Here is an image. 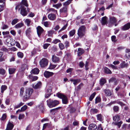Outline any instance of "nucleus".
Returning a JSON list of instances; mask_svg holds the SVG:
<instances>
[{"label":"nucleus","mask_w":130,"mask_h":130,"mask_svg":"<svg viewBox=\"0 0 130 130\" xmlns=\"http://www.w3.org/2000/svg\"><path fill=\"white\" fill-rule=\"evenodd\" d=\"M40 64L41 67L43 68L48 64V60L45 58H43L40 61Z\"/></svg>","instance_id":"6"},{"label":"nucleus","mask_w":130,"mask_h":130,"mask_svg":"<svg viewBox=\"0 0 130 130\" xmlns=\"http://www.w3.org/2000/svg\"><path fill=\"white\" fill-rule=\"evenodd\" d=\"M15 70V69L13 68H9L8 71L9 74L11 75L14 73Z\"/></svg>","instance_id":"25"},{"label":"nucleus","mask_w":130,"mask_h":130,"mask_svg":"<svg viewBox=\"0 0 130 130\" xmlns=\"http://www.w3.org/2000/svg\"><path fill=\"white\" fill-rule=\"evenodd\" d=\"M62 6V4L61 3H59L53 5V6L57 8L58 9V8L61 7Z\"/></svg>","instance_id":"44"},{"label":"nucleus","mask_w":130,"mask_h":130,"mask_svg":"<svg viewBox=\"0 0 130 130\" xmlns=\"http://www.w3.org/2000/svg\"><path fill=\"white\" fill-rule=\"evenodd\" d=\"M39 69L37 68H35L32 70L31 71V73H32L34 74H36L39 73Z\"/></svg>","instance_id":"22"},{"label":"nucleus","mask_w":130,"mask_h":130,"mask_svg":"<svg viewBox=\"0 0 130 130\" xmlns=\"http://www.w3.org/2000/svg\"><path fill=\"white\" fill-rule=\"evenodd\" d=\"M95 93L94 92L91 95L89 98V100L90 101H92L93 99L94 98V96L95 95Z\"/></svg>","instance_id":"40"},{"label":"nucleus","mask_w":130,"mask_h":130,"mask_svg":"<svg viewBox=\"0 0 130 130\" xmlns=\"http://www.w3.org/2000/svg\"><path fill=\"white\" fill-rule=\"evenodd\" d=\"M25 23L28 26H29L30 25L31 20L30 19H27L25 20Z\"/></svg>","instance_id":"32"},{"label":"nucleus","mask_w":130,"mask_h":130,"mask_svg":"<svg viewBox=\"0 0 130 130\" xmlns=\"http://www.w3.org/2000/svg\"><path fill=\"white\" fill-rule=\"evenodd\" d=\"M6 115L5 113L3 114L1 119V120L4 121L6 119Z\"/></svg>","instance_id":"46"},{"label":"nucleus","mask_w":130,"mask_h":130,"mask_svg":"<svg viewBox=\"0 0 130 130\" xmlns=\"http://www.w3.org/2000/svg\"><path fill=\"white\" fill-rule=\"evenodd\" d=\"M1 50L2 51H5V52H7L8 50L5 47L3 46L1 48Z\"/></svg>","instance_id":"53"},{"label":"nucleus","mask_w":130,"mask_h":130,"mask_svg":"<svg viewBox=\"0 0 130 130\" xmlns=\"http://www.w3.org/2000/svg\"><path fill=\"white\" fill-rule=\"evenodd\" d=\"M67 11V9L66 7H64L60 10V12L61 13H66Z\"/></svg>","instance_id":"38"},{"label":"nucleus","mask_w":130,"mask_h":130,"mask_svg":"<svg viewBox=\"0 0 130 130\" xmlns=\"http://www.w3.org/2000/svg\"><path fill=\"white\" fill-rule=\"evenodd\" d=\"M47 104L50 108L54 107L59 104V102L57 100H53L50 99L47 101Z\"/></svg>","instance_id":"1"},{"label":"nucleus","mask_w":130,"mask_h":130,"mask_svg":"<svg viewBox=\"0 0 130 130\" xmlns=\"http://www.w3.org/2000/svg\"><path fill=\"white\" fill-rule=\"evenodd\" d=\"M100 99L99 97H97L95 99V103H96L100 102Z\"/></svg>","instance_id":"57"},{"label":"nucleus","mask_w":130,"mask_h":130,"mask_svg":"<svg viewBox=\"0 0 130 130\" xmlns=\"http://www.w3.org/2000/svg\"><path fill=\"white\" fill-rule=\"evenodd\" d=\"M53 73L48 71H45L44 73V75L46 78H48L53 75Z\"/></svg>","instance_id":"9"},{"label":"nucleus","mask_w":130,"mask_h":130,"mask_svg":"<svg viewBox=\"0 0 130 130\" xmlns=\"http://www.w3.org/2000/svg\"><path fill=\"white\" fill-rule=\"evenodd\" d=\"M5 73V70L2 68L0 69V74L2 75H4Z\"/></svg>","instance_id":"37"},{"label":"nucleus","mask_w":130,"mask_h":130,"mask_svg":"<svg viewBox=\"0 0 130 130\" xmlns=\"http://www.w3.org/2000/svg\"><path fill=\"white\" fill-rule=\"evenodd\" d=\"M52 59L53 62L55 63H58L60 61V59L59 58L54 55L53 56Z\"/></svg>","instance_id":"11"},{"label":"nucleus","mask_w":130,"mask_h":130,"mask_svg":"<svg viewBox=\"0 0 130 130\" xmlns=\"http://www.w3.org/2000/svg\"><path fill=\"white\" fill-rule=\"evenodd\" d=\"M17 55L18 57L22 58L23 56V54L22 52H19L18 53Z\"/></svg>","instance_id":"43"},{"label":"nucleus","mask_w":130,"mask_h":130,"mask_svg":"<svg viewBox=\"0 0 130 130\" xmlns=\"http://www.w3.org/2000/svg\"><path fill=\"white\" fill-rule=\"evenodd\" d=\"M53 43L56 44L58 42H60V41L58 39H55L53 40Z\"/></svg>","instance_id":"54"},{"label":"nucleus","mask_w":130,"mask_h":130,"mask_svg":"<svg viewBox=\"0 0 130 130\" xmlns=\"http://www.w3.org/2000/svg\"><path fill=\"white\" fill-rule=\"evenodd\" d=\"M117 80L115 78L112 77L109 80V83H113L115 85H116L117 84Z\"/></svg>","instance_id":"18"},{"label":"nucleus","mask_w":130,"mask_h":130,"mask_svg":"<svg viewBox=\"0 0 130 130\" xmlns=\"http://www.w3.org/2000/svg\"><path fill=\"white\" fill-rule=\"evenodd\" d=\"M75 29H73L69 32L70 36V37L73 36L75 34Z\"/></svg>","instance_id":"34"},{"label":"nucleus","mask_w":130,"mask_h":130,"mask_svg":"<svg viewBox=\"0 0 130 130\" xmlns=\"http://www.w3.org/2000/svg\"><path fill=\"white\" fill-rule=\"evenodd\" d=\"M65 47L67 48L69 46V42L68 41H66L64 43Z\"/></svg>","instance_id":"56"},{"label":"nucleus","mask_w":130,"mask_h":130,"mask_svg":"<svg viewBox=\"0 0 130 130\" xmlns=\"http://www.w3.org/2000/svg\"><path fill=\"white\" fill-rule=\"evenodd\" d=\"M27 108V106L26 105H24L21 108L20 111H24Z\"/></svg>","instance_id":"39"},{"label":"nucleus","mask_w":130,"mask_h":130,"mask_svg":"<svg viewBox=\"0 0 130 130\" xmlns=\"http://www.w3.org/2000/svg\"><path fill=\"white\" fill-rule=\"evenodd\" d=\"M83 86V84L82 83H81L76 88L77 90H78L80 89L81 88V87H82Z\"/></svg>","instance_id":"50"},{"label":"nucleus","mask_w":130,"mask_h":130,"mask_svg":"<svg viewBox=\"0 0 130 130\" xmlns=\"http://www.w3.org/2000/svg\"><path fill=\"white\" fill-rule=\"evenodd\" d=\"M8 26L6 24H4L3 26L2 29H4L8 28Z\"/></svg>","instance_id":"60"},{"label":"nucleus","mask_w":130,"mask_h":130,"mask_svg":"<svg viewBox=\"0 0 130 130\" xmlns=\"http://www.w3.org/2000/svg\"><path fill=\"white\" fill-rule=\"evenodd\" d=\"M107 17L105 16L102 18L101 21L102 24L103 25L106 24L107 23Z\"/></svg>","instance_id":"17"},{"label":"nucleus","mask_w":130,"mask_h":130,"mask_svg":"<svg viewBox=\"0 0 130 130\" xmlns=\"http://www.w3.org/2000/svg\"><path fill=\"white\" fill-rule=\"evenodd\" d=\"M5 0H0V12L3 10L4 2Z\"/></svg>","instance_id":"16"},{"label":"nucleus","mask_w":130,"mask_h":130,"mask_svg":"<svg viewBox=\"0 0 130 130\" xmlns=\"http://www.w3.org/2000/svg\"><path fill=\"white\" fill-rule=\"evenodd\" d=\"M97 128V126L96 125L93 123L90 124L88 127L89 130H95Z\"/></svg>","instance_id":"12"},{"label":"nucleus","mask_w":130,"mask_h":130,"mask_svg":"<svg viewBox=\"0 0 130 130\" xmlns=\"http://www.w3.org/2000/svg\"><path fill=\"white\" fill-rule=\"evenodd\" d=\"M18 20L17 19H14L13 20L11 24L12 25H14L17 23L18 21Z\"/></svg>","instance_id":"41"},{"label":"nucleus","mask_w":130,"mask_h":130,"mask_svg":"<svg viewBox=\"0 0 130 130\" xmlns=\"http://www.w3.org/2000/svg\"><path fill=\"white\" fill-rule=\"evenodd\" d=\"M21 14L24 16L26 15L27 14V12L29 11V9L27 8L26 10V8L23 5H21Z\"/></svg>","instance_id":"5"},{"label":"nucleus","mask_w":130,"mask_h":130,"mask_svg":"<svg viewBox=\"0 0 130 130\" xmlns=\"http://www.w3.org/2000/svg\"><path fill=\"white\" fill-rule=\"evenodd\" d=\"M97 130H103L102 128V127L101 124H99L97 127Z\"/></svg>","instance_id":"64"},{"label":"nucleus","mask_w":130,"mask_h":130,"mask_svg":"<svg viewBox=\"0 0 130 130\" xmlns=\"http://www.w3.org/2000/svg\"><path fill=\"white\" fill-rule=\"evenodd\" d=\"M24 114H20L19 117V119L20 120L23 119L24 117Z\"/></svg>","instance_id":"62"},{"label":"nucleus","mask_w":130,"mask_h":130,"mask_svg":"<svg viewBox=\"0 0 130 130\" xmlns=\"http://www.w3.org/2000/svg\"><path fill=\"white\" fill-rule=\"evenodd\" d=\"M117 22L116 18L114 17H111L110 18V23L111 24H113Z\"/></svg>","instance_id":"19"},{"label":"nucleus","mask_w":130,"mask_h":130,"mask_svg":"<svg viewBox=\"0 0 130 130\" xmlns=\"http://www.w3.org/2000/svg\"><path fill=\"white\" fill-rule=\"evenodd\" d=\"M130 28V23H128L125 25L122 28V30H125L128 29Z\"/></svg>","instance_id":"15"},{"label":"nucleus","mask_w":130,"mask_h":130,"mask_svg":"<svg viewBox=\"0 0 130 130\" xmlns=\"http://www.w3.org/2000/svg\"><path fill=\"white\" fill-rule=\"evenodd\" d=\"M54 31L53 30H51L48 31V35L49 36H51L53 33Z\"/></svg>","instance_id":"49"},{"label":"nucleus","mask_w":130,"mask_h":130,"mask_svg":"<svg viewBox=\"0 0 130 130\" xmlns=\"http://www.w3.org/2000/svg\"><path fill=\"white\" fill-rule=\"evenodd\" d=\"M71 2L70 0H68L63 4V5L64 6H68L70 4Z\"/></svg>","instance_id":"45"},{"label":"nucleus","mask_w":130,"mask_h":130,"mask_svg":"<svg viewBox=\"0 0 130 130\" xmlns=\"http://www.w3.org/2000/svg\"><path fill=\"white\" fill-rule=\"evenodd\" d=\"M7 89V87L6 85H2L1 87V92L2 93H3L4 91L6 90Z\"/></svg>","instance_id":"26"},{"label":"nucleus","mask_w":130,"mask_h":130,"mask_svg":"<svg viewBox=\"0 0 130 130\" xmlns=\"http://www.w3.org/2000/svg\"><path fill=\"white\" fill-rule=\"evenodd\" d=\"M113 119L115 121H119L120 119L119 116L118 115H116L113 117Z\"/></svg>","instance_id":"36"},{"label":"nucleus","mask_w":130,"mask_h":130,"mask_svg":"<svg viewBox=\"0 0 130 130\" xmlns=\"http://www.w3.org/2000/svg\"><path fill=\"white\" fill-rule=\"evenodd\" d=\"M12 41L10 38H8L7 40V42L9 43H10L12 46L16 44V45L19 48H20L21 46L20 44L18 42H14L13 43L11 42V41Z\"/></svg>","instance_id":"7"},{"label":"nucleus","mask_w":130,"mask_h":130,"mask_svg":"<svg viewBox=\"0 0 130 130\" xmlns=\"http://www.w3.org/2000/svg\"><path fill=\"white\" fill-rule=\"evenodd\" d=\"M14 126V125L12 122H9L7 125V130H11L12 129Z\"/></svg>","instance_id":"13"},{"label":"nucleus","mask_w":130,"mask_h":130,"mask_svg":"<svg viewBox=\"0 0 130 130\" xmlns=\"http://www.w3.org/2000/svg\"><path fill=\"white\" fill-rule=\"evenodd\" d=\"M80 82V80L79 79H77L75 80L73 83V84L75 85H76L78 83Z\"/></svg>","instance_id":"48"},{"label":"nucleus","mask_w":130,"mask_h":130,"mask_svg":"<svg viewBox=\"0 0 130 130\" xmlns=\"http://www.w3.org/2000/svg\"><path fill=\"white\" fill-rule=\"evenodd\" d=\"M21 70L23 71L25 70H27L28 69V67L27 66L26 64H23L22 65L21 67Z\"/></svg>","instance_id":"28"},{"label":"nucleus","mask_w":130,"mask_h":130,"mask_svg":"<svg viewBox=\"0 0 130 130\" xmlns=\"http://www.w3.org/2000/svg\"><path fill=\"white\" fill-rule=\"evenodd\" d=\"M98 110L96 109L92 108L91 109L90 111L91 113H96L98 112Z\"/></svg>","instance_id":"30"},{"label":"nucleus","mask_w":130,"mask_h":130,"mask_svg":"<svg viewBox=\"0 0 130 130\" xmlns=\"http://www.w3.org/2000/svg\"><path fill=\"white\" fill-rule=\"evenodd\" d=\"M56 66V65H53L52 64H50L49 67V68L51 69H54Z\"/></svg>","instance_id":"55"},{"label":"nucleus","mask_w":130,"mask_h":130,"mask_svg":"<svg viewBox=\"0 0 130 130\" xmlns=\"http://www.w3.org/2000/svg\"><path fill=\"white\" fill-rule=\"evenodd\" d=\"M48 17L50 20H53L56 19V16L54 14L51 13L48 15Z\"/></svg>","instance_id":"14"},{"label":"nucleus","mask_w":130,"mask_h":130,"mask_svg":"<svg viewBox=\"0 0 130 130\" xmlns=\"http://www.w3.org/2000/svg\"><path fill=\"white\" fill-rule=\"evenodd\" d=\"M22 4L21 5H23L24 6V5L26 7L28 6L26 0H22Z\"/></svg>","instance_id":"35"},{"label":"nucleus","mask_w":130,"mask_h":130,"mask_svg":"<svg viewBox=\"0 0 130 130\" xmlns=\"http://www.w3.org/2000/svg\"><path fill=\"white\" fill-rule=\"evenodd\" d=\"M24 92V88L23 87H22L20 89V95L21 96H22Z\"/></svg>","instance_id":"42"},{"label":"nucleus","mask_w":130,"mask_h":130,"mask_svg":"<svg viewBox=\"0 0 130 130\" xmlns=\"http://www.w3.org/2000/svg\"><path fill=\"white\" fill-rule=\"evenodd\" d=\"M73 70V68H70L67 70L66 72L67 73H71Z\"/></svg>","instance_id":"51"},{"label":"nucleus","mask_w":130,"mask_h":130,"mask_svg":"<svg viewBox=\"0 0 130 130\" xmlns=\"http://www.w3.org/2000/svg\"><path fill=\"white\" fill-rule=\"evenodd\" d=\"M84 51L83 49L78 48L77 51V54L78 56H79L84 53Z\"/></svg>","instance_id":"20"},{"label":"nucleus","mask_w":130,"mask_h":130,"mask_svg":"<svg viewBox=\"0 0 130 130\" xmlns=\"http://www.w3.org/2000/svg\"><path fill=\"white\" fill-rule=\"evenodd\" d=\"M120 67L121 68H127L128 66L127 63H126L125 61H124L121 63L120 64Z\"/></svg>","instance_id":"21"},{"label":"nucleus","mask_w":130,"mask_h":130,"mask_svg":"<svg viewBox=\"0 0 130 130\" xmlns=\"http://www.w3.org/2000/svg\"><path fill=\"white\" fill-rule=\"evenodd\" d=\"M106 80L104 78H102L100 80V85L101 86H102L106 83Z\"/></svg>","instance_id":"29"},{"label":"nucleus","mask_w":130,"mask_h":130,"mask_svg":"<svg viewBox=\"0 0 130 130\" xmlns=\"http://www.w3.org/2000/svg\"><path fill=\"white\" fill-rule=\"evenodd\" d=\"M37 29L38 35L39 37H40V36L43 31L44 30L40 26H38L37 28Z\"/></svg>","instance_id":"8"},{"label":"nucleus","mask_w":130,"mask_h":130,"mask_svg":"<svg viewBox=\"0 0 130 130\" xmlns=\"http://www.w3.org/2000/svg\"><path fill=\"white\" fill-rule=\"evenodd\" d=\"M28 77L29 78L31 79V78H32V82H33L37 80L38 78V77L37 76H34L33 77H32V76L31 75H29Z\"/></svg>","instance_id":"27"},{"label":"nucleus","mask_w":130,"mask_h":130,"mask_svg":"<svg viewBox=\"0 0 130 130\" xmlns=\"http://www.w3.org/2000/svg\"><path fill=\"white\" fill-rule=\"evenodd\" d=\"M113 110L114 111L117 112L119 110V107L117 106H115L113 107Z\"/></svg>","instance_id":"52"},{"label":"nucleus","mask_w":130,"mask_h":130,"mask_svg":"<svg viewBox=\"0 0 130 130\" xmlns=\"http://www.w3.org/2000/svg\"><path fill=\"white\" fill-rule=\"evenodd\" d=\"M122 123V122L121 121L118 123H116L115 124L116 125H118V126L119 128L120 127Z\"/></svg>","instance_id":"61"},{"label":"nucleus","mask_w":130,"mask_h":130,"mask_svg":"<svg viewBox=\"0 0 130 130\" xmlns=\"http://www.w3.org/2000/svg\"><path fill=\"white\" fill-rule=\"evenodd\" d=\"M70 111V113H73L75 111V109L74 108L72 107L71 108Z\"/></svg>","instance_id":"63"},{"label":"nucleus","mask_w":130,"mask_h":130,"mask_svg":"<svg viewBox=\"0 0 130 130\" xmlns=\"http://www.w3.org/2000/svg\"><path fill=\"white\" fill-rule=\"evenodd\" d=\"M23 24L22 23H20L18 24L15 26V27L16 28H20L23 26Z\"/></svg>","instance_id":"33"},{"label":"nucleus","mask_w":130,"mask_h":130,"mask_svg":"<svg viewBox=\"0 0 130 130\" xmlns=\"http://www.w3.org/2000/svg\"><path fill=\"white\" fill-rule=\"evenodd\" d=\"M57 96L59 98L62 99L63 103L66 104L68 103L67 98L65 95L62 93H58L56 94Z\"/></svg>","instance_id":"2"},{"label":"nucleus","mask_w":130,"mask_h":130,"mask_svg":"<svg viewBox=\"0 0 130 130\" xmlns=\"http://www.w3.org/2000/svg\"><path fill=\"white\" fill-rule=\"evenodd\" d=\"M104 91L106 96H110L111 95V92L109 89H104Z\"/></svg>","instance_id":"23"},{"label":"nucleus","mask_w":130,"mask_h":130,"mask_svg":"<svg viewBox=\"0 0 130 130\" xmlns=\"http://www.w3.org/2000/svg\"><path fill=\"white\" fill-rule=\"evenodd\" d=\"M111 39L112 41L115 42L116 41V37L115 36H113L111 37Z\"/></svg>","instance_id":"58"},{"label":"nucleus","mask_w":130,"mask_h":130,"mask_svg":"<svg viewBox=\"0 0 130 130\" xmlns=\"http://www.w3.org/2000/svg\"><path fill=\"white\" fill-rule=\"evenodd\" d=\"M33 91L32 88H28L26 89L25 91V95L24 96V98L26 100L28 99L31 96Z\"/></svg>","instance_id":"3"},{"label":"nucleus","mask_w":130,"mask_h":130,"mask_svg":"<svg viewBox=\"0 0 130 130\" xmlns=\"http://www.w3.org/2000/svg\"><path fill=\"white\" fill-rule=\"evenodd\" d=\"M85 28L84 25L81 26L78 31L77 34L79 37H82L85 35Z\"/></svg>","instance_id":"4"},{"label":"nucleus","mask_w":130,"mask_h":130,"mask_svg":"<svg viewBox=\"0 0 130 130\" xmlns=\"http://www.w3.org/2000/svg\"><path fill=\"white\" fill-rule=\"evenodd\" d=\"M104 71L107 74H111V71L107 67L104 68Z\"/></svg>","instance_id":"31"},{"label":"nucleus","mask_w":130,"mask_h":130,"mask_svg":"<svg viewBox=\"0 0 130 130\" xmlns=\"http://www.w3.org/2000/svg\"><path fill=\"white\" fill-rule=\"evenodd\" d=\"M41 83L40 82H38L36 84H32V87L35 89H38L41 87Z\"/></svg>","instance_id":"10"},{"label":"nucleus","mask_w":130,"mask_h":130,"mask_svg":"<svg viewBox=\"0 0 130 130\" xmlns=\"http://www.w3.org/2000/svg\"><path fill=\"white\" fill-rule=\"evenodd\" d=\"M59 46L61 50H63L64 48V46L62 43H59Z\"/></svg>","instance_id":"47"},{"label":"nucleus","mask_w":130,"mask_h":130,"mask_svg":"<svg viewBox=\"0 0 130 130\" xmlns=\"http://www.w3.org/2000/svg\"><path fill=\"white\" fill-rule=\"evenodd\" d=\"M96 117L97 120L100 121H102L103 119V117L101 114L97 115Z\"/></svg>","instance_id":"24"},{"label":"nucleus","mask_w":130,"mask_h":130,"mask_svg":"<svg viewBox=\"0 0 130 130\" xmlns=\"http://www.w3.org/2000/svg\"><path fill=\"white\" fill-rule=\"evenodd\" d=\"M89 62L88 61H86L85 65V68L86 70H87L88 69V65Z\"/></svg>","instance_id":"59"}]
</instances>
